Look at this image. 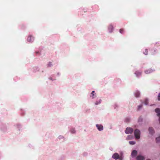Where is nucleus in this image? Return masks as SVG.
<instances>
[{"label":"nucleus","mask_w":160,"mask_h":160,"mask_svg":"<svg viewBox=\"0 0 160 160\" xmlns=\"http://www.w3.org/2000/svg\"><path fill=\"white\" fill-rule=\"evenodd\" d=\"M129 135L128 136V137H127V139H129Z\"/></svg>","instance_id":"32"},{"label":"nucleus","mask_w":160,"mask_h":160,"mask_svg":"<svg viewBox=\"0 0 160 160\" xmlns=\"http://www.w3.org/2000/svg\"><path fill=\"white\" fill-rule=\"evenodd\" d=\"M144 103L145 105H148V99L147 98H146L144 102Z\"/></svg>","instance_id":"22"},{"label":"nucleus","mask_w":160,"mask_h":160,"mask_svg":"<svg viewBox=\"0 0 160 160\" xmlns=\"http://www.w3.org/2000/svg\"><path fill=\"white\" fill-rule=\"evenodd\" d=\"M70 132L71 133H72V134L75 133H76V130H75V128H72L70 130Z\"/></svg>","instance_id":"19"},{"label":"nucleus","mask_w":160,"mask_h":160,"mask_svg":"<svg viewBox=\"0 0 160 160\" xmlns=\"http://www.w3.org/2000/svg\"><path fill=\"white\" fill-rule=\"evenodd\" d=\"M158 100L160 101V93H159L158 96Z\"/></svg>","instance_id":"30"},{"label":"nucleus","mask_w":160,"mask_h":160,"mask_svg":"<svg viewBox=\"0 0 160 160\" xmlns=\"http://www.w3.org/2000/svg\"><path fill=\"white\" fill-rule=\"evenodd\" d=\"M134 74L137 78H139L141 76L142 72L139 70L136 71L135 72Z\"/></svg>","instance_id":"8"},{"label":"nucleus","mask_w":160,"mask_h":160,"mask_svg":"<svg viewBox=\"0 0 160 160\" xmlns=\"http://www.w3.org/2000/svg\"><path fill=\"white\" fill-rule=\"evenodd\" d=\"M119 155L118 153L115 152L112 154V158L115 160H117L119 158Z\"/></svg>","instance_id":"7"},{"label":"nucleus","mask_w":160,"mask_h":160,"mask_svg":"<svg viewBox=\"0 0 160 160\" xmlns=\"http://www.w3.org/2000/svg\"><path fill=\"white\" fill-rule=\"evenodd\" d=\"M142 104L139 105L138 106V110H139L142 108Z\"/></svg>","instance_id":"27"},{"label":"nucleus","mask_w":160,"mask_h":160,"mask_svg":"<svg viewBox=\"0 0 160 160\" xmlns=\"http://www.w3.org/2000/svg\"><path fill=\"white\" fill-rule=\"evenodd\" d=\"M141 132L139 130L136 129L134 131V135L135 138L136 139H138L140 138Z\"/></svg>","instance_id":"1"},{"label":"nucleus","mask_w":160,"mask_h":160,"mask_svg":"<svg viewBox=\"0 0 160 160\" xmlns=\"http://www.w3.org/2000/svg\"><path fill=\"white\" fill-rule=\"evenodd\" d=\"M155 112L157 113V115L159 117V121L160 123V109L158 108H157L155 110Z\"/></svg>","instance_id":"9"},{"label":"nucleus","mask_w":160,"mask_h":160,"mask_svg":"<svg viewBox=\"0 0 160 160\" xmlns=\"http://www.w3.org/2000/svg\"><path fill=\"white\" fill-rule=\"evenodd\" d=\"M143 53L145 55H147L148 54V50L147 49H145L144 51L143 52Z\"/></svg>","instance_id":"23"},{"label":"nucleus","mask_w":160,"mask_h":160,"mask_svg":"<svg viewBox=\"0 0 160 160\" xmlns=\"http://www.w3.org/2000/svg\"><path fill=\"white\" fill-rule=\"evenodd\" d=\"M138 154V152L136 150H133L131 153V156L132 158L135 157Z\"/></svg>","instance_id":"12"},{"label":"nucleus","mask_w":160,"mask_h":160,"mask_svg":"<svg viewBox=\"0 0 160 160\" xmlns=\"http://www.w3.org/2000/svg\"><path fill=\"white\" fill-rule=\"evenodd\" d=\"M58 139L59 140H64V137L62 135H59L58 136Z\"/></svg>","instance_id":"21"},{"label":"nucleus","mask_w":160,"mask_h":160,"mask_svg":"<svg viewBox=\"0 0 160 160\" xmlns=\"http://www.w3.org/2000/svg\"><path fill=\"white\" fill-rule=\"evenodd\" d=\"M119 156H124V153L122 151H121L120 152Z\"/></svg>","instance_id":"28"},{"label":"nucleus","mask_w":160,"mask_h":160,"mask_svg":"<svg viewBox=\"0 0 160 160\" xmlns=\"http://www.w3.org/2000/svg\"><path fill=\"white\" fill-rule=\"evenodd\" d=\"M113 107L115 109H116L118 108L119 107V105L117 103H115L113 105Z\"/></svg>","instance_id":"20"},{"label":"nucleus","mask_w":160,"mask_h":160,"mask_svg":"<svg viewBox=\"0 0 160 160\" xmlns=\"http://www.w3.org/2000/svg\"><path fill=\"white\" fill-rule=\"evenodd\" d=\"M129 143L131 145H133L136 143V142L134 141H130L129 142Z\"/></svg>","instance_id":"25"},{"label":"nucleus","mask_w":160,"mask_h":160,"mask_svg":"<svg viewBox=\"0 0 160 160\" xmlns=\"http://www.w3.org/2000/svg\"><path fill=\"white\" fill-rule=\"evenodd\" d=\"M134 96L136 98H139L140 96V92L138 90H136L133 92Z\"/></svg>","instance_id":"4"},{"label":"nucleus","mask_w":160,"mask_h":160,"mask_svg":"<svg viewBox=\"0 0 160 160\" xmlns=\"http://www.w3.org/2000/svg\"><path fill=\"white\" fill-rule=\"evenodd\" d=\"M155 71V70L154 68H151L145 70L144 72L146 74H148L154 72Z\"/></svg>","instance_id":"3"},{"label":"nucleus","mask_w":160,"mask_h":160,"mask_svg":"<svg viewBox=\"0 0 160 160\" xmlns=\"http://www.w3.org/2000/svg\"><path fill=\"white\" fill-rule=\"evenodd\" d=\"M61 73L60 72H57L56 74V75L58 77H59L60 76Z\"/></svg>","instance_id":"31"},{"label":"nucleus","mask_w":160,"mask_h":160,"mask_svg":"<svg viewBox=\"0 0 160 160\" xmlns=\"http://www.w3.org/2000/svg\"><path fill=\"white\" fill-rule=\"evenodd\" d=\"M56 80V77L54 75H52L51 76V80L54 81Z\"/></svg>","instance_id":"18"},{"label":"nucleus","mask_w":160,"mask_h":160,"mask_svg":"<svg viewBox=\"0 0 160 160\" xmlns=\"http://www.w3.org/2000/svg\"><path fill=\"white\" fill-rule=\"evenodd\" d=\"M156 140L157 142V143L160 142V136L156 138Z\"/></svg>","instance_id":"24"},{"label":"nucleus","mask_w":160,"mask_h":160,"mask_svg":"<svg viewBox=\"0 0 160 160\" xmlns=\"http://www.w3.org/2000/svg\"><path fill=\"white\" fill-rule=\"evenodd\" d=\"M113 29L114 28L112 25L111 24H110L108 27V30L109 32H113Z\"/></svg>","instance_id":"10"},{"label":"nucleus","mask_w":160,"mask_h":160,"mask_svg":"<svg viewBox=\"0 0 160 160\" xmlns=\"http://www.w3.org/2000/svg\"><path fill=\"white\" fill-rule=\"evenodd\" d=\"M102 101V100L101 99L98 98L95 102L94 104L95 105H98L100 104L101 103Z\"/></svg>","instance_id":"11"},{"label":"nucleus","mask_w":160,"mask_h":160,"mask_svg":"<svg viewBox=\"0 0 160 160\" xmlns=\"http://www.w3.org/2000/svg\"><path fill=\"white\" fill-rule=\"evenodd\" d=\"M143 121V119L142 117L140 116L138 119V122L140 124H141Z\"/></svg>","instance_id":"17"},{"label":"nucleus","mask_w":160,"mask_h":160,"mask_svg":"<svg viewBox=\"0 0 160 160\" xmlns=\"http://www.w3.org/2000/svg\"><path fill=\"white\" fill-rule=\"evenodd\" d=\"M131 120V118L130 117H126L124 120V121L126 122H130Z\"/></svg>","instance_id":"16"},{"label":"nucleus","mask_w":160,"mask_h":160,"mask_svg":"<svg viewBox=\"0 0 160 160\" xmlns=\"http://www.w3.org/2000/svg\"><path fill=\"white\" fill-rule=\"evenodd\" d=\"M146 160H151V159H148Z\"/></svg>","instance_id":"34"},{"label":"nucleus","mask_w":160,"mask_h":160,"mask_svg":"<svg viewBox=\"0 0 160 160\" xmlns=\"http://www.w3.org/2000/svg\"><path fill=\"white\" fill-rule=\"evenodd\" d=\"M148 131L149 134L151 135H153L154 133V130L151 127H149L148 128Z\"/></svg>","instance_id":"14"},{"label":"nucleus","mask_w":160,"mask_h":160,"mask_svg":"<svg viewBox=\"0 0 160 160\" xmlns=\"http://www.w3.org/2000/svg\"><path fill=\"white\" fill-rule=\"evenodd\" d=\"M133 131V130L132 128L130 127H128L126 128L125 132L126 134H131L132 133Z\"/></svg>","instance_id":"2"},{"label":"nucleus","mask_w":160,"mask_h":160,"mask_svg":"<svg viewBox=\"0 0 160 160\" xmlns=\"http://www.w3.org/2000/svg\"><path fill=\"white\" fill-rule=\"evenodd\" d=\"M27 40L29 42H32L34 40V38L31 36H29L27 38Z\"/></svg>","instance_id":"15"},{"label":"nucleus","mask_w":160,"mask_h":160,"mask_svg":"<svg viewBox=\"0 0 160 160\" xmlns=\"http://www.w3.org/2000/svg\"><path fill=\"white\" fill-rule=\"evenodd\" d=\"M96 126L97 129L99 131H101L103 129V126L102 124H96Z\"/></svg>","instance_id":"6"},{"label":"nucleus","mask_w":160,"mask_h":160,"mask_svg":"<svg viewBox=\"0 0 160 160\" xmlns=\"http://www.w3.org/2000/svg\"><path fill=\"white\" fill-rule=\"evenodd\" d=\"M119 32L121 34H123L124 33V31L122 29H120Z\"/></svg>","instance_id":"29"},{"label":"nucleus","mask_w":160,"mask_h":160,"mask_svg":"<svg viewBox=\"0 0 160 160\" xmlns=\"http://www.w3.org/2000/svg\"><path fill=\"white\" fill-rule=\"evenodd\" d=\"M145 157L141 155H138L136 158L137 160H144Z\"/></svg>","instance_id":"13"},{"label":"nucleus","mask_w":160,"mask_h":160,"mask_svg":"<svg viewBox=\"0 0 160 160\" xmlns=\"http://www.w3.org/2000/svg\"><path fill=\"white\" fill-rule=\"evenodd\" d=\"M90 98L92 99L95 98L97 97V94L94 91H92L90 95Z\"/></svg>","instance_id":"5"},{"label":"nucleus","mask_w":160,"mask_h":160,"mask_svg":"<svg viewBox=\"0 0 160 160\" xmlns=\"http://www.w3.org/2000/svg\"><path fill=\"white\" fill-rule=\"evenodd\" d=\"M124 156H119V158L118 159L119 160H124Z\"/></svg>","instance_id":"26"},{"label":"nucleus","mask_w":160,"mask_h":160,"mask_svg":"<svg viewBox=\"0 0 160 160\" xmlns=\"http://www.w3.org/2000/svg\"><path fill=\"white\" fill-rule=\"evenodd\" d=\"M36 53V54H38L39 53V52H35Z\"/></svg>","instance_id":"33"}]
</instances>
